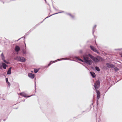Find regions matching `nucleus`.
<instances>
[{
    "mask_svg": "<svg viewBox=\"0 0 122 122\" xmlns=\"http://www.w3.org/2000/svg\"><path fill=\"white\" fill-rule=\"evenodd\" d=\"M70 15L72 17V18H73L74 17V16L73 15Z\"/></svg>",
    "mask_w": 122,
    "mask_h": 122,
    "instance_id": "nucleus-22",
    "label": "nucleus"
},
{
    "mask_svg": "<svg viewBox=\"0 0 122 122\" xmlns=\"http://www.w3.org/2000/svg\"><path fill=\"white\" fill-rule=\"evenodd\" d=\"M20 95L21 96H23L24 97H26V94L24 93H20Z\"/></svg>",
    "mask_w": 122,
    "mask_h": 122,
    "instance_id": "nucleus-13",
    "label": "nucleus"
},
{
    "mask_svg": "<svg viewBox=\"0 0 122 122\" xmlns=\"http://www.w3.org/2000/svg\"><path fill=\"white\" fill-rule=\"evenodd\" d=\"M17 59L19 61L23 62H25L26 60V59L24 57L19 56H18L17 57Z\"/></svg>",
    "mask_w": 122,
    "mask_h": 122,
    "instance_id": "nucleus-3",
    "label": "nucleus"
},
{
    "mask_svg": "<svg viewBox=\"0 0 122 122\" xmlns=\"http://www.w3.org/2000/svg\"><path fill=\"white\" fill-rule=\"evenodd\" d=\"M120 55H121V56H122V52H120Z\"/></svg>",
    "mask_w": 122,
    "mask_h": 122,
    "instance_id": "nucleus-23",
    "label": "nucleus"
},
{
    "mask_svg": "<svg viewBox=\"0 0 122 122\" xmlns=\"http://www.w3.org/2000/svg\"><path fill=\"white\" fill-rule=\"evenodd\" d=\"M90 73L91 74V76L93 77L94 78L96 76V75L95 73L93 72H90Z\"/></svg>",
    "mask_w": 122,
    "mask_h": 122,
    "instance_id": "nucleus-11",
    "label": "nucleus"
},
{
    "mask_svg": "<svg viewBox=\"0 0 122 122\" xmlns=\"http://www.w3.org/2000/svg\"><path fill=\"white\" fill-rule=\"evenodd\" d=\"M6 82L9 85L10 84V83L8 81V79L7 78H6Z\"/></svg>",
    "mask_w": 122,
    "mask_h": 122,
    "instance_id": "nucleus-16",
    "label": "nucleus"
},
{
    "mask_svg": "<svg viewBox=\"0 0 122 122\" xmlns=\"http://www.w3.org/2000/svg\"><path fill=\"white\" fill-rule=\"evenodd\" d=\"M20 49V47L18 46H16L15 48V50L16 52L19 51Z\"/></svg>",
    "mask_w": 122,
    "mask_h": 122,
    "instance_id": "nucleus-8",
    "label": "nucleus"
},
{
    "mask_svg": "<svg viewBox=\"0 0 122 122\" xmlns=\"http://www.w3.org/2000/svg\"><path fill=\"white\" fill-rule=\"evenodd\" d=\"M83 57L84 61L89 65L92 64V61L89 58V57L96 63H97L99 61H103V59L102 57L100 56H97V57H96L90 54L87 55H84Z\"/></svg>",
    "mask_w": 122,
    "mask_h": 122,
    "instance_id": "nucleus-1",
    "label": "nucleus"
},
{
    "mask_svg": "<svg viewBox=\"0 0 122 122\" xmlns=\"http://www.w3.org/2000/svg\"><path fill=\"white\" fill-rule=\"evenodd\" d=\"M96 90L97 101H98V100L100 98V93L99 91L97 90Z\"/></svg>",
    "mask_w": 122,
    "mask_h": 122,
    "instance_id": "nucleus-6",
    "label": "nucleus"
},
{
    "mask_svg": "<svg viewBox=\"0 0 122 122\" xmlns=\"http://www.w3.org/2000/svg\"><path fill=\"white\" fill-rule=\"evenodd\" d=\"M90 47L91 49L93 51L95 52L98 54L99 53V52L97 50L96 48L94 47L93 46H90Z\"/></svg>",
    "mask_w": 122,
    "mask_h": 122,
    "instance_id": "nucleus-4",
    "label": "nucleus"
},
{
    "mask_svg": "<svg viewBox=\"0 0 122 122\" xmlns=\"http://www.w3.org/2000/svg\"><path fill=\"white\" fill-rule=\"evenodd\" d=\"M2 66L3 68L4 69H5L7 66L5 63H2Z\"/></svg>",
    "mask_w": 122,
    "mask_h": 122,
    "instance_id": "nucleus-12",
    "label": "nucleus"
},
{
    "mask_svg": "<svg viewBox=\"0 0 122 122\" xmlns=\"http://www.w3.org/2000/svg\"><path fill=\"white\" fill-rule=\"evenodd\" d=\"M23 53L24 54L25 53V51L24 50H23Z\"/></svg>",
    "mask_w": 122,
    "mask_h": 122,
    "instance_id": "nucleus-20",
    "label": "nucleus"
},
{
    "mask_svg": "<svg viewBox=\"0 0 122 122\" xmlns=\"http://www.w3.org/2000/svg\"><path fill=\"white\" fill-rule=\"evenodd\" d=\"M53 62H52V61H51L49 64L48 65V66H50V65L52 63H53Z\"/></svg>",
    "mask_w": 122,
    "mask_h": 122,
    "instance_id": "nucleus-18",
    "label": "nucleus"
},
{
    "mask_svg": "<svg viewBox=\"0 0 122 122\" xmlns=\"http://www.w3.org/2000/svg\"><path fill=\"white\" fill-rule=\"evenodd\" d=\"M114 70L117 71H118L119 70V69L117 67H115L114 68Z\"/></svg>",
    "mask_w": 122,
    "mask_h": 122,
    "instance_id": "nucleus-15",
    "label": "nucleus"
},
{
    "mask_svg": "<svg viewBox=\"0 0 122 122\" xmlns=\"http://www.w3.org/2000/svg\"><path fill=\"white\" fill-rule=\"evenodd\" d=\"M1 56L2 57V60L4 61L5 63H6V62L5 60V57L4 56L3 54V53H2L1 54Z\"/></svg>",
    "mask_w": 122,
    "mask_h": 122,
    "instance_id": "nucleus-9",
    "label": "nucleus"
},
{
    "mask_svg": "<svg viewBox=\"0 0 122 122\" xmlns=\"http://www.w3.org/2000/svg\"><path fill=\"white\" fill-rule=\"evenodd\" d=\"M100 81H97L94 83V87L96 90H97L99 87Z\"/></svg>",
    "mask_w": 122,
    "mask_h": 122,
    "instance_id": "nucleus-2",
    "label": "nucleus"
},
{
    "mask_svg": "<svg viewBox=\"0 0 122 122\" xmlns=\"http://www.w3.org/2000/svg\"><path fill=\"white\" fill-rule=\"evenodd\" d=\"M38 70L37 69H34V72L35 73H36L38 71Z\"/></svg>",
    "mask_w": 122,
    "mask_h": 122,
    "instance_id": "nucleus-17",
    "label": "nucleus"
},
{
    "mask_svg": "<svg viewBox=\"0 0 122 122\" xmlns=\"http://www.w3.org/2000/svg\"><path fill=\"white\" fill-rule=\"evenodd\" d=\"M78 60H79L80 61H81L82 62H83V60H81V59H78Z\"/></svg>",
    "mask_w": 122,
    "mask_h": 122,
    "instance_id": "nucleus-19",
    "label": "nucleus"
},
{
    "mask_svg": "<svg viewBox=\"0 0 122 122\" xmlns=\"http://www.w3.org/2000/svg\"><path fill=\"white\" fill-rule=\"evenodd\" d=\"M106 65L109 68H113L114 67V65L109 63H107Z\"/></svg>",
    "mask_w": 122,
    "mask_h": 122,
    "instance_id": "nucleus-5",
    "label": "nucleus"
},
{
    "mask_svg": "<svg viewBox=\"0 0 122 122\" xmlns=\"http://www.w3.org/2000/svg\"><path fill=\"white\" fill-rule=\"evenodd\" d=\"M29 77L31 78H33L34 77V75L31 73H29L28 74Z\"/></svg>",
    "mask_w": 122,
    "mask_h": 122,
    "instance_id": "nucleus-7",
    "label": "nucleus"
},
{
    "mask_svg": "<svg viewBox=\"0 0 122 122\" xmlns=\"http://www.w3.org/2000/svg\"><path fill=\"white\" fill-rule=\"evenodd\" d=\"M97 105H98V102H97Z\"/></svg>",
    "mask_w": 122,
    "mask_h": 122,
    "instance_id": "nucleus-21",
    "label": "nucleus"
},
{
    "mask_svg": "<svg viewBox=\"0 0 122 122\" xmlns=\"http://www.w3.org/2000/svg\"><path fill=\"white\" fill-rule=\"evenodd\" d=\"M95 69L96 70L98 71H99L100 70L99 68L97 66L96 67Z\"/></svg>",
    "mask_w": 122,
    "mask_h": 122,
    "instance_id": "nucleus-14",
    "label": "nucleus"
},
{
    "mask_svg": "<svg viewBox=\"0 0 122 122\" xmlns=\"http://www.w3.org/2000/svg\"><path fill=\"white\" fill-rule=\"evenodd\" d=\"M11 67H10L8 69L7 73L8 75L10 74H11Z\"/></svg>",
    "mask_w": 122,
    "mask_h": 122,
    "instance_id": "nucleus-10",
    "label": "nucleus"
}]
</instances>
